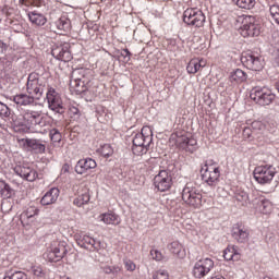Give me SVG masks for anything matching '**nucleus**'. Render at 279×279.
Here are the masks:
<instances>
[{
    "instance_id": "nucleus-58",
    "label": "nucleus",
    "mask_w": 279,
    "mask_h": 279,
    "mask_svg": "<svg viewBox=\"0 0 279 279\" xmlns=\"http://www.w3.org/2000/svg\"><path fill=\"white\" fill-rule=\"evenodd\" d=\"M3 47H5V44H3V41L0 40V49H3Z\"/></svg>"
},
{
    "instance_id": "nucleus-9",
    "label": "nucleus",
    "mask_w": 279,
    "mask_h": 279,
    "mask_svg": "<svg viewBox=\"0 0 279 279\" xmlns=\"http://www.w3.org/2000/svg\"><path fill=\"white\" fill-rule=\"evenodd\" d=\"M251 99L258 104L259 106H269L276 99V95L270 92L268 88H255L253 93H251Z\"/></svg>"
},
{
    "instance_id": "nucleus-19",
    "label": "nucleus",
    "mask_w": 279,
    "mask_h": 279,
    "mask_svg": "<svg viewBox=\"0 0 279 279\" xmlns=\"http://www.w3.org/2000/svg\"><path fill=\"white\" fill-rule=\"evenodd\" d=\"M58 197H60V190L58 187H52L43 196L40 204L43 206H51V204L58 202Z\"/></svg>"
},
{
    "instance_id": "nucleus-42",
    "label": "nucleus",
    "mask_w": 279,
    "mask_h": 279,
    "mask_svg": "<svg viewBox=\"0 0 279 279\" xmlns=\"http://www.w3.org/2000/svg\"><path fill=\"white\" fill-rule=\"evenodd\" d=\"M50 138L52 143H60L62 141V134L60 131H58V129H52L50 131Z\"/></svg>"
},
{
    "instance_id": "nucleus-6",
    "label": "nucleus",
    "mask_w": 279,
    "mask_h": 279,
    "mask_svg": "<svg viewBox=\"0 0 279 279\" xmlns=\"http://www.w3.org/2000/svg\"><path fill=\"white\" fill-rule=\"evenodd\" d=\"M253 175L258 184H271V180L276 177V168L274 166H258L254 169Z\"/></svg>"
},
{
    "instance_id": "nucleus-12",
    "label": "nucleus",
    "mask_w": 279,
    "mask_h": 279,
    "mask_svg": "<svg viewBox=\"0 0 279 279\" xmlns=\"http://www.w3.org/2000/svg\"><path fill=\"white\" fill-rule=\"evenodd\" d=\"M154 184L157 191H160V193L169 191V189H171V184H173L171 174H169L167 170L159 171V173L154 178Z\"/></svg>"
},
{
    "instance_id": "nucleus-3",
    "label": "nucleus",
    "mask_w": 279,
    "mask_h": 279,
    "mask_svg": "<svg viewBox=\"0 0 279 279\" xmlns=\"http://www.w3.org/2000/svg\"><path fill=\"white\" fill-rule=\"evenodd\" d=\"M170 140L175 143L179 149L189 151V154H193L195 149H197V140L189 137V134H186L184 131L173 133Z\"/></svg>"
},
{
    "instance_id": "nucleus-7",
    "label": "nucleus",
    "mask_w": 279,
    "mask_h": 279,
    "mask_svg": "<svg viewBox=\"0 0 279 279\" xmlns=\"http://www.w3.org/2000/svg\"><path fill=\"white\" fill-rule=\"evenodd\" d=\"M46 99L48 108L52 110V112H57L58 114H64V104L62 102V97L56 90V88H48Z\"/></svg>"
},
{
    "instance_id": "nucleus-8",
    "label": "nucleus",
    "mask_w": 279,
    "mask_h": 279,
    "mask_svg": "<svg viewBox=\"0 0 279 279\" xmlns=\"http://www.w3.org/2000/svg\"><path fill=\"white\" fill-rule=\"evenodd\" d=\"M241 62L243 66L250 71H263L265 66V60L252 52H243L241 56Z\"/></svg>"
},
{
    "instance_id": "nucleus-11",
    "label": "nucleus",
    "mask_w": 279,
    "mask_h": 279,
    "mask_svg": "<svg viewBox=\"0 0 279 279\" xmlns=\"http://www.w3.org/2000/svg\"><path fill=\"white\" fill-rule=\"evenodd\" d=\"M214 267H215V262L213 259L208 257L199 259L194 265L193 276H195L198 279L204 278L208 276V274H210Z\"/></svg>"
},
{
    "instance_id": "nucleus-22",
    "label": "nucleus",
    "mask_w": 279,
    "mask_h": 279,
    "mask_svg": "<svg viewBox=\"0 0 279 279\" xmlns=\"http://www.w3.org/2000/svg\"><path fill=\"white\" fill-rule=\"evenodd\" d=\"M234 198L236 199L238 204H241V206H245L247 204H254V192L252 193V196L245 191H238L234 195Z\"/></svg>"
},
{
    "instance_id": "nucleus-39",
    "label": "nucleus",
    "mask_w": 279,
    "mask_h": 279,
    "mask_svg": "<svg viewBox=\"0 0 279 279\" xmlns=\"http://www.w3.org/2000/svg\"><path fill=\"white\" fill-rule=\"evenodd\" d=\"M0 193L2 197L10 199L12 197V187L5 181H0Z\"/></svg>"
},
{
    "instance_id": "nucleus-44",
    "label": "nucleus",
    "mask_w": 279,
    "mask_h": 279,
    "mask_svg": "<svg viewBox=\"0 0 279 279\" xmlns=\"http://www.w3.org/2000/svg\"><path fill=\"white\" fill-rule=\"evenodd\" d=\"M10 114H11L10 108L7 107L5 104L0 102V117H4L5 119H8Z\"/></svg>"
},
{
    "instance_id": "nucleus-38",
    "label": "nucleus",
    "mask_w": 279,
    "mask_h": 279,
    "mask_svg": "<svg viewBox=\"0 0 279 279\" xmlns=\"http://www.w3.org/2000/svg\"><path fill=\"white\" fill-rule=\"evenodd\" d=\"M38 213H40V209H38L36 206H29L26 210H24L22 217H24V219H34L35 217H38Z\"/></svg>"
},
{
    "instance_id": "nucleus-52",
    "label": "nucleus",
    "mask_w": 279,
    "mask_h": 279,
    "mask_svg": "<svg viewBox=\"0 0 279 279\" xmlns=\"http://www.w3.org/2000/svg\"><path fill=\"white\" fill-rule=\"evenodd\" d=\"M121 57L124 58V62H128L132 58V52L129 49H123L121 52Z\"/></svg>"
},
{
    "instance_id": "nucleus-20",
    "label": "nucleus",
    "mask_w": 279,
    "mask_h": 279,
    "mask_svg": "<svg viewBox=\"0 0 279 279\" xmlns=\"http://www.w3.org/2000/svg\"><path fill=\"white\" fill-rule=\"evenodd\" d=\"M38 84L39 77H36V74H29L26 83V90L28 95H35L36 99H38Z\"/></svg>"
},
{
    "instance_id": "nucleus-28",
    "label": "nucleus",
    "mask_w": 279,
    "mask_h": 279,
    "mask_svg": "<svg viewBox=\"0 0 279 279\" xmlns=\"http://www.w3.org/2000/svg\"><path fill=\"white\" fill-rule=\"evenodd\" d=\"M28 19L33 25H37L38 27H43V25L47 24V17L43 13L36 11L29 12Z\"/></svg>"
},
{
    "instance_id": "nucleus-17",
    "label": "nucleus",
    "mask_w": 279,
    "mask_h": 279,
    "mask_svg": "<svg viewBox=\"0 0 279 279\" xmlns=\"http://www.w3.org/2000/svg\"><path fill=\"white\" fill-rule=\"evenodd\" d=\"M232 238L238 243H245L250 239V231L243 225H234L232 228Z\"/></svg>"
},
{
    "instance_id": "nucleus-51",
    "label": "nucleus",
    "mask_w": 279,
    "mask_h": 279,
    "mask_svg": "<svg viewBox=\"0 0 279 279\" xmlns=\"http://www.w3.org/2000/svg\"><path fill=\"white\" fill-rule=\"evenodd\" d=\"M33 274H34V276H37L38 278H43L45 276V270H43V267H40V266H34Z\"/></svg>"
},
{
    "instance_id": "nucleus-48",
    "label": "nucleus",
    "mask_w": 279,
    "mask_h": 279,
    "mask_svg": "<svg viewBox=\"0 0 279 279\" xmlns=\"http://www.w3.org/2000/svg\"><path fill=\"white\" fill-rule=\"evenodd\" d=\"M20 3H22V5H34L35 8H39L40 7V0H20Z\"/></svg>"
},
{
    "instance_id": "nucleus-34",
    "label": "nucleus",
    "mask_w": 279,
    "mask_h": 279,
    "mask_svg": "<svg viewBox=\"0 0 279 279\" xmlns=\"http://www.w3.org/2000/svg\"><path fill=\"white\" fill-rule=\"evenodd\" d=\"M49 88H51V87L49 86L47 78L39 77V83H38V87H37V99H40V97H43L45 90H47V93H49Z\"/></svg>"
},
{
    "instance_id": "nucleus-33",
    "label": "nucleus",
    "mask_w": 279,
    "mask_h": 279,
    "mask_svg": "<svg viewBox=\"0 0 279 279\" xmlns=\"http://www.w3.org/2000/svg\"><path fill=\"white\" fill-rule=\"evenodd\" d=\"M225 260H240L241 255L236 252L234 246H228L223 252Z\"/></svg>"
},
{
    "instance_id": "nucleus-26",
    "label": "nucleus",
    "mask_w": 279,
    "mask_h": 279,
    "mask_svg": "<svg viewBox=\"0 0 279 279\" xmlns=\"http://www.w3.org/2000/svg\"><path fill=\"white\" fill-rule=\"evenodd\" d=\"M100 221H104L107 226H119L121 218L114 213H107L100 215Z\"/></svg>"
},
{
    "instance_id": "nucleus-41",
    "label": "nucleus",
    "mask_w": 279,
    "mask_h": 279,
    "mask_svg": "<svg viewBox=\"0 0 279 279\" xmlns=\"http://www.w3.org/2000/svg\"><path fill=\"white\" fill-rule=\"evenodd\" d=\"M3 279H27V275L23 271L7 272Z\"/></svg>"
},
{
    "instance_id": "nucleus-1",
    "label": "nucleus",
    "mask_w": 279,
    "mask_h": 279,
    "mask_svg": "<svg viewBox=\"0 0 279 279\" xmlns=\"http://www.w3.org/2000/svg\"><path fill=\"white\" fill-rule=\"evenodd\" d=\"M151 143V129L143 126L141 133H137L133 138L132 151L134 156H143L147 154V146Z\"/></svg>"
},
{
    "instance_id": "nucleus-46",
    "label": "nucleus",
    "mask_w": 279,
    "mask_h": 279,
    "mask_svg": "<svg viewBox=\"0 0 279 279\" xmlns=\"http://www.w3.org/2000/svg\"><path fill=\"white\" fill-rule=\"evenodd\" d=\"M270 15L276 21V23L279 21V5L274 4L270 7Z\"/></svg>"
},
{
    "instance_id": "nucleus-24",
    "label": "nucleus",
    "mask_w": 279,
    "mask_h": 279,
    "mask_svg": "<svg viewBox=\"0 0 279 279\" xmlns=\"http://www.w3.org/2000/svg\"><path fill=\"white\" fill-rule=\"evenodd\" d=\"M169 252L177 256V258H184L186 256V251L184 246L179 241H174L168 245Z\"/></svg>"
},
{
    "instance_id": "nucleus-15",
    "label": "nucleus",
    "mask_w": 279,
    "mask_h": 279,
    "mask_svg": "<svg viewBox=\"0 0 279 279\" xmlns=\"http://www.w3.org/2000/svg\"><path fill=\"white\" fill-rule=\"evenodd\" d=\"M23 119L25 123L29 125L24 130H29L31 128H34V125H40L43 123V111L27 110L25 111Z\"/></svg>"
},
{
    "instance_id": "nucleus-35",
    "label": "nucleus",
    "mask_w": 279,
    "mask_h": 279,
    "mask_svg": "<svg viewBox=\"0 0 279 279\" xmlns=\"http://www.w3.org/2000/svg\"><path fill=\"white\" fill-rule=\"evenodd\" d=\"M242 10H252L256 5V0H232Z\"/></svg>"
},
{
    "instance_id": "nucleus-37",
    "label": "nucleus",
    "mask_w": 279,
    "mask_h": 279,
    "mask_svg": "<svg viewBox=\"0 0 279 279\" xmlns=\"http://www.w3.org/2000/svg\"><path fill=\"white\" fill-rule=\"evenodd\" d=\"M78 245L85 250H90V247H95V239L90 238L89 235H83L78 240Z\"/></svg>"
},
{
    "instance_id": "nucleus-49",
    "label": "nucleus",
    "mask_w": 279,
    "mask_h": 279,
    "mask_svg": "<svg viewBox=\"0 0 279 279\" xmlns=\"http://www.w3.org/2000/svg\"><path fill=\"white\" fill-rule=\"evenodd\" d=\"M47 259L50 263H59V260H61L60 258H58V255L54 253V251H52V248H50V251L48 252Z\"/></svg>"
},
{
    "instance_id": "nucleus-40",
    "label": "nucleus",
    "mask_w": 279,
    "mask_h": 279,
    "mask_svg": "<svg viewBox=\"0 0 279 279\" xmlns=\"http://www.w3.org/2000/svg\"><path fill=\"white\" fill-rule=\"evenodd\" d=\"M100 154L104 156V158H110V156L114 154V149H112L110 144H105L100 147Z\"/></svg>"
},
{
    "instance_id": "nucleus-10",
    "label": "nucleus",
    "mask_w": 279,
    "mask_h": 279,
    "mask_svg": "<svg viewBox=\"0 0 279 279\" xmlns=\"http://www.w3.org/2000/svg\"><path fill=\"white\" fill-rule=\"evenodd\" d=\"M49 26L54 34L63 35L66 34V32H71V20L66 15L50 17Z\"/></svg>"
},
{
    "instance_id": "nucleus-50",
    "label": "nucleus",
    "mask_w": 279,
    "mask_h": 279,
    "mask_svg": "<svg viewBox=\"0 0 279 279\" xmlns=\"http://www.w3.org/2000/svg\"><path fill=\"white\" fill-rule=\"evenodd\" d=\"M254 136H256V133L253 132L252 129L245 128V129L243 130V137H244V138H248V141H250V140L253 138Z\"/></svg>"
},
{
    "instance_id": "nucleus-13",
    "label": "nucleus",
    "mask_w": 279,
    "mask_h": 279,
    "mask_svg": "<svg viewBox=\"0 0 279 279\" xmlns=\"http://www.w3.org/2000/svg\"><path fill=\"white\" fill-rule=\"evenodd\" d=\"M51 53L53 58L60 60L61 62H71L73 60V54L71 53V44L64 43L52 48Z\"/></svg>"
},
{
    "instance_id": "nucleus-21",
    "label": "nucleus",
    "mask_w": 279,
    "mask_h": 279,
    "mask_svg": "<svg viewBox=\"0 0 279 279\" xmlns=\"http://www.w3.org/2000/svg\"><path fill=\"white\" fill-rule=\"evenodd\" d=\"M253 204L258 208L259 213H263V215H271V211L274 210V204L270 203L269 199L258 201V198H255Z\"/></svg>"
},
{
    "instance_id": "nucleus-55",
    "label": "nucleus",
    "mask_w": 279,
    "mask_h": 279,
    "mask_svg": "<svg viewBox=\"0 0 279 279\" xmlns=\"http://www.w3.org/2000/svg\"><path fill=\"white\" fill-rule=\"evenodd\" d=\"M101 270L104 271V274H112V267L111 266L101 267Z\"/></svg>"
},
{
    "instance_id": "nucleus-31",
    "label": "nucleus",
    "mask_w": 279,
    "mask_h": 279,
    "mask_svg": "<svg viewBox=\"0 0 279 279\" xmlns=\"http://www.w3.org/2000/svg\"><path fill=\"white\" fill-rule=\"evenodd\" d=\"M51 251L56 253L57 257L62 260L63 256H66V246L64 242H54L51 244Z\"/></svg>"
},
{
    "instance_id": "nucleus-36",
    "label": "nucleus",
    "mask_w": 279,
    "mask_h": 279,
    "mask_svg": "<svg viewBox=\"0 0 279 279\" xmlns=\"http://www.w3.org/2000/svg\"><path fill=\"white\" fill-rule=\"evenodd\" d=\"M199 69H202V61H199V59H192L186 66V71L190 74H195L197 73V71H199Z\"/></svg>"
},
{
    "instance_id": "nucleus-54",
    "label": "nucleus",
    "mask_w": 279,
    "mask_h": 279,
    "mask_svg": "<svg viewBox=\"0 0 279 279\" xmlns=\"http://www.w3.org/2000/svg\"><path fill=\"white\" fill-rule=\"evenodd\" d=\"M124 266L128 271H134L136 269V265L132 260H125Z\"/></svg>"
},
{
    "instance_id": "nucleus-5",
    "label": "nucleus",
    "mask_w": 279,
    "mask_h": 279,
    "mask_svg": "<svg viewBox=\"0 0 279 279\" xmlns=\"http://www.w3.org/2000/svg\"><path fill=\"white\" fill-rule=\"evenodd\" d=\"M182 201L192 208H199L202 206V193L191 183H186L182 191Z\"/></svg>"
},
{
    "instance_id": "nucleus-57",
    "label": "nucleus",
    "mask_w": 279,
    "mask_h": 279,
    "mask_svg": "<svg viewBox=\"0 0 279 279\" xmlns=\"http://www.w3.org/2000/svg\"><path fill=\"white\" fill-rule=\"evenodd\" d=\"M5 204H8V201H3V202H2V204H1L2 210L5 208Z\"/></svg>"
},
{
    "instance_id": "nucleus-27",
    "label": "nucleus",
    "mask_w": 279,
    "mask_h": 279,
    "mask_svg": "<svg viewBox=\"0 0 279 279\" xmlns=\"http://www.w3.org/2000/svg\"><path fill=\"white\" fill-rule=\"evenodd\" d=\"M25 141V145L29 147L35 154H45L46 146L45 144L40 143L38 140H22Z\"/></svg>"
},
{
    "instance_id": "nucleus-29",
    "label": "nucleus",
    "mask_w": 279,
    "mask_h": 279,
    "mask_svg": "<svg viewBox=\"0 0 279 279\" xmlns=\"http://www.w3.org/2000/svg\"><path fill=\"white\" fill-rule=\"evenodd\" d=\"M14 104L17 106H32L34 104V96L27 94H19L13 98Z\"/></svg>"
},
{
    "instance_id": "nucleus-14",
    "label": "nucleus",
    "mask_w": 279,
    "mask_h": 279,
    "mask_svg": "<svg viewBox=\"0 0 279 279\" xmlns=\"http://www.w3.org/2000/svg\"><path fill=\"white\" fill-rule=\"evenodd\" d=\"M201 171H205L203 173V180H205V182H207V184H209V186H213V184H215V182H218L219 178L221 175L219 168H217L215 166L208 167V165H205Z\"/></svg>"
},
{
    "instance_id": "nucleus-25",
    "label": "nucleus",
    "mask_w": 279,
    "mask_h": 279,
    "mask_svg": "<svg viewBox=\"0 0 279 279\" xmlns=\"http://www.w3.org/2000/svg\"><path fill=\"white\" fill-rule=\"evenodd\" d=\"M90 202V193L88 187L84 186L81 192H78V196L74 199V205L82 207L84 204H88Z\"/></svg>"
},
{
    "instance_id": "nucleus-23",
    "label": "nucleus",
    "mask_w": 279,
    "mask_h": 279,
    "mask_svg": "<svg viewBox=\"0 0 279 279\" xmlns=\"http://www.w3.org/2000/svg\"><path fill=\"white\" fill-rule=\"evenodd\" d=\"M90 82L88 81H80V80H73L70 81V86L75 90L77 95H82V93H86L88 90V84Z\"/></svg>"
},
{
    "instance_id": "nucleus-32",
    "label": "nucleus",
    "mask_w": 279,
    "mask_h": 279,
    "mask_svg": "<svg viewBox=\"0 0 279 279\" xmlns=\"http://www.w3.org/2000/svg\"><path fill=\"white\" fill-rule=\"evenodd\" d=\"M245 80H247V74H245L241 69H236L230 75V82H234L235 84H243Z\"/></svg>"
},
{
    "instance_id": "nucleus-4",
    "label": "nucleus",
    "mask_w": 279,
    "mask_h": 279,
    "mask_svg": "<svg viewBox=\"0 0 279 279\" xmlns=\"http://www.w3.org/2000/svg\"><path fill=\"white\" fill-rule=\"evenodd\" d=\"M183 23L191 27H204L206 15L199 9L190 8L183 12Z\"/></svg>"
},
{
    "instance_id": "nucleus-30",
    "label": "nucleus",
    "mask_w": 279,
    "mask_h": 279,
    "mask_svg": "<svg viewBox=\"0 0 279 279\" xmlns=\"http://www.w3.org/2000/svg\"><path fill=\"white\" fill-rule=\"evenodd\" d=\"M71 80H80L81 82H90V77L88 76V70L84 68L74 70L72 72Z\"/></svg>"
},
{
    "instance_id": "nucleus-53",
    "label": "nucleus",
    "mask_w": 279,
    "mask_h": 279,
    "mask_svg": "<svg viewBox=\"0 0 279 279\" xmlns=\"http://www.w3.org/2000/svg\"><path fill=\"white\" fill-rule=\"evenodd\" d=\"M69 114L70 117H76L78 118L80 117V109H77V107H70L69 108Z\"/></svg>"
},
{
    "instance_id": "nucleus-2",
    "label": "nucleus",
    "mask_w": 279,
    "mask_h": 279,
    "mask_svg": "<svg viewBox=\"0 0 279 279\" xmlns=\"http://www.w3.org/2000/svg\"><path fill=\"white\" fill-rule=\"evenodd\" d=\"M238 23H241L240 34L243 38H254L260 36V26L256 24V17L252 15H241L238 17Z\"/></svg>"
},
{
    "instance_id": "nucleus-59",
    "label": "nucleus",
    "mask_w": 279,
    "mask_h": 279,
    "mask_svg": "<svg viewBox=\"0 0 279 279\" xmlns=\"http://www.w3.org/2000/svg\"><path fill=\"white\" fill-rule=\"evenodd\" d=\"M278 25H279V20L277 21Z\"/></svg>"
},
{
    "instance_id": "nucleus-16",
    "label": "nucleus",
    "mask_w": 279,
    "mask_h": 279,
    "mask_svg": "<svg viewBox=\"0 0 279 279\" xmlns=\"http://www.w3.org/2000/svg\"><path fill=\"white\" fill-rule=\"evenodd\" d=\"M14 172L16 175H20V178H23V180H26L27 182H34L36 178H38V172L27 166H16L14 168Z\"/></svg>"
},
{
    "instance_id": "nucleus-47",
    "label": "nucleus",
    "mask_w": 279,
    "mask_h": 279,
    "mask_svg": "<svg viewBox=\"0 0 279 279\" xmlns=\"http://www.w3.org/2000/svg\"><path fill=\"white\" fill-rule=\"evenodd\" d=\"M154 279H169V272L167 270H158L153 276Z\"/></svg>"
},
{
    "instance_id": "nucleus-45",
    "label": "nucleus",
    "mask_w": 279,
    "mask_h": 279,
    "mask_svg": "<svg viewBox=\"0 0 279 279\" xmlns=\"http://www.w3.org/2000/svg\"><path fill=\"white\" fill-rule=\"evenodd\" d=\"M251 128L253 132L256 134L258 131L260 132L262 130H265V124H263V122L260 121H254L252 122Z\"/></svg>"
},
{
    "instance_id": "nucleus-56",
    "label": "nucleus",
    "mask_w": 279,
    "mask_h": 279,
    "mask_svg": "<svg viewBox=\"0 0 279 279\" xmlns=\"http://www.w3.org/2000/svg\"><path fill=\"white\" fill-rule=\"evenodd\" d=\"M111 274H119V272H121V267H119V266H112L111 267Z\"/></svg>"
},
{
    "instance_id": "nucleus-18",
    "label": "nucleus",
    "mask_w": 279,
    "mask_h": 279,
    "mask_svg": "<svg viewBox=\"0 0 279 279\" xmlns=\"http://www.w3.org/2000/svg\"><path fill=\"white\" fill-rule=\"evenodd\" d=\"M95 167H97V162L93 158L81 159L75 166V171L76 173L82 175L83 173H86L89 169H95Z\"/></svg>"
},
{
    "instance_id": "nucleus-43",
    "label": "nucleus",
    "mask_w": 279,
    "mask_h": 279,
    "mask_svg": "<svg viewBox=\"0 0 279 279\" xmlns=\"http://www.w3.org/2000/svg\"><path fill=\"white\" fill-rule=\"evenodd\" d=\"M150 256L153 260H157V262L165 260V255L162 254V252L158 251V248H151Z\"/></svg>"
}]
</instances>
